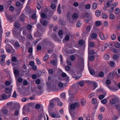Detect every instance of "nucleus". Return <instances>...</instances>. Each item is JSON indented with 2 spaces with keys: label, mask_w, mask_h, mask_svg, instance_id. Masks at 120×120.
Returning <instances> with one entry per match:
<instances>
[{
  "label": "nucleus",
  "mask_w": 120,
  "mask_h": 120,
  "mask_svg": "<svg viewBox=\"0 0 120 120\" xmlns=\"http://www.w3.org/2000/svg\"><path fill=\"white\" fill-rule=\"evenodd\" d=\"M76 88L75 86H73L71 88L69 91V94L71 96H73L76 93Z\"/></svg>",
  "instance_id": "nucleus-1"
},
{
  "label": "nucleus",
  "mask_w": 120,
  "mask_h": 120,
  "mask_svg": "<svg viewBox=\"0 0 120 120\" xmlns=\"http://www.w3.org/2000/svg\"><path fill=\"white\" fill-rule=\"evenodd\" d=\"M22 112L23 114H24V110L27 112H29L30 111V103H29L27 104L25 106H24Z\"/></svg>",
  "instance_id": "nucleus-2"
},
{
  "label": "nucleus",
  "mask_w": 120,
  "mask_h": 120,
  "mask_svg": "<svg viewBox=\"0 0 120 120\" xmlns=\"http://www.w3.org/2000/svg\"><path fill=\"white\" fill-rule=\"evenodd\" d=\"M79 106V104L77 102H75L74 103L70 105L69 106V110H73L75 109L77 107Z\"/></svg>",
  "instance_id": "nucleus-3"
},
{
  "label": "nucleus",
  "mask_w": 120,
  "mask_h": 120,
  "mask_svg": "<svg viewBox=\"0 0 120 120\" xmlns=\"http://www.w3.org/2000/svg\"><path fill=\"white\" fill-rule=\"evenodd\" d=\"M57 101V98H54L50 100L49 104V107H53L56 103V102Z\"/></svg>",
  "instance_id": "nucleus-4"
},
{
  "label": "nucleus",
  "mask_w": 120,
  "mask_h": 120,
  "mask_svg": "<svg viewBox=\"0 0 120 120\" xmlns=\"http://www.w3.org/2000/svg\"><path fill=\"white\" fill-rule=\"evenodd\" d=\"M69 111L72 117V119L74 120L75 119V116L77 114L76 112L71 110H69Z\"/></svg>",
  "instance_id": "nucleus-5"
},
{
  "label": "nucleus",
  "mask_w": 120,
  "mask_h": 120,
  "mask_svg": "<svg viewBox=\"0 0 120 120\" xmlns=\"http://www.w3.org/2000/svg\"><path fill=\"white\" fill-rule=\"evenodd\" d=\"M5 93L7 95H9V96H11V94L12 91V88L11 89L8 87H7L5 88Z\"/></svg>",
  "instance_id": "nucleus-6"
},
{
  "label": "nucleus",
  "mask_w": 120,
  "mask_h": 120,
  "mask_svg": "<svg viewBox=\"0 0 120 120\" xmlns=\"http://www.w3.org/2000/svg\"><path fill=\"white\" fill-rule=\"evenodd\" d=\"M6 18L7 20L10 21L11 22H13L15 20L14 19H13V16L12 15H7Z\"/></svg>",
  "instance_id": "nucleus-7"
},
{
  "label": "nucleus",
  "mask_w": 120,
  "mask_h": 120,
  "mask_svg": "<svg viewBox=\"0 0 120 120\" xmlns=\"http://www.w3.org/2000/svg\"><path fill=\"white\" fill-rule=\"evenodd\" d=\"M20 109V106L18 105L17 107L15 108V111L14 113V115L16 116H17L19 115V112Z\"/></svg>",
  "instance_id": "nucleus-8"
},
{
  "label": "nucleus",
  "mask_w": 120,
  "mask_h": 120,
  "mask_svg": "<svg viewBox=\"0 0 120 120\" xmlns=\"http://www.w3.org/2000/svg\"><path fill=\"white\" fill-rule=\"evenodd\" d=\"M16 5L19 8V10H21L22 7V4L19 2H17L16 3Z\"/></svg>",
  "instance_id": "nucleus-9"
},
{
  "label": "nucleus",
  "mask_w": 120,
  "mask_h": 120,
  "mask_svg": "<svg viewBox=\"0 0 120 120\" xmlns=\"http://www.w3.org/2000/svg\"><path fill=\"white\" fill-rule=\"evenodd\" d=\"M40 21L41 24L44 26H46L47 24V21L44 20L43 19H41Z\"/></svg>",
  "instance_id": "nucleus-10"
},
{
  "label": "nucleus",
  "mask_w": 120,
  "mask_h": 120,
  "mask_svg": "<svg viewBox=\"0 0 120 120\" xmlns=\"http://www.w3.org/2000/svg\"><path fill=\"white\" fill-rule=\"evenodd\" d=\"M91 17L90 16L89 14L88 13L86 12L85 13L82 14L81 16V18L82 19H84L86 17L88 18Z\"/></svg>",
  "instance_id": "nucleus-11"
},
{
  "label": "nucleus",
  "mask_w": 120,
  "mask_h": 120,
  "mask_svg": "<svg viewBox=\"0 0 120 120\" xmlns=\"http://www.w3.org/2000/svg\"><path fill=\"white\" fill-rule=\"evenodd\" d=\"M70 73L72 75L73 77L75 78V80H77L79 77L77 78L76 77V74L74 70H72L70 71Z\"/></svg>",
  "instance_id": "nucleus-12"
},
{
  "label": "nucleus",
  "mask_w": 120,
  "mask_h": 120,
  "mask_svg": "<svg viewBox=\"0 0 120 120\" xmlns=\"http://www.w3.org/2000/svg\"><path fill=\"white\" fill-rule=\"evenodd\" d=\"M26 17V16L24 14L22 13L20 16L19 19L21 21L23 22L25 20Z\"/></svg>",
  "instance_id": "nucleus-13"
},
{
  "label": "nucleus",
  "mask_w": 120,
  "mask_h": 120,
  "mask_svg": "<svg viewBox=\"0 0 120 120\" xmlns=\"http://www.w3.org/2000/svg\"><path fill=\"white\" fill-rule=\"evenodd\" d=\"M51 116L53 118H59L60 117L59 114H57L56 115L54 113H52L51 114Z\"/></svg>",
  "instance_id": "nucleus-14"
},
{
  "label": "nucleus",
  "mask_w": 120,
  "mask_h": 120,
  "mask_svg": "<svg viewBox=\"0 0 120 120\" xmlns=\"http://www.w3.org/2000/svg\"><path fill=\"white\" fill-rule=\"evenodd\" d=\"M10 96H9V95H6L5 94H3L2 95V97L3 99L5 100L9 98Z\"/></svg>",
  "instance_id": "nucleus-15"
},
{
  "label": "nucleus",
  "mask_w": 120,
  "mask_h": 120,
  "mask_svg": "<svg viewBox=\"0 0 120 120\" xmlns=\"http://www.w3.org/2000/svg\"><path fill=\"white\" fill-rule=\"evenodd\" d=\"M53 39L56 41H58L59 40L58 38L57 37L56 34H54L52 35Z\"/></svg>",
  "instance_id": "nucleus-16"
},
{
  "label": "nucleus",
  "mask_w": 120,
  "mask_h": 120,
  "mask_svg": "<svg viewBox=\"0 0 120 120\" xmlns=\"http://www.w3.org/2000/svg\"><path fill=\"white\" fill-rule=\"evenodd\" d=\"M99 36L100 38L102 40L106 39V38H105L104 34L101 33L99 34Z\"/></svg>",
  "instance_id": "nucleus-17"
},
{
  "label": "nucleus",
  "mask_w": 120,
  "mask_h": 120,
  "mask_svg": "<svg viewBox=\"0 0 120 120\" xmlns=\"http://www.w3.org/2000/svg\"><path fill=\"white\" fill-rule=\"evenodd\" d=\"M85 99L84 98H82L81 100V105L82 106H84L85 105L86 102Z\"/></svg>",
  "instance_id": "nucleus-18"
},
{
  "label": "nucleus",
  "mask_w": 120,
  "mask_h": 120,
  "mask_svg": "<svg viewBox=\"0 0 120 120\" xmlns=\"http://www.w3.org/2000/svg\"><path fill=\"white\" fill-rule=\"evenodd\" d=\"M89 82L90 83L93 85V86L94 87V88L93 89L94 90L95 89V88L97 87V84L96 83L92 81L91 82L89 81Z\"/></svg>",
  "instance_id": "nucleus-19"
},
{
  "label": "nucleus",
  "mask_w": 120,
  "mask_h": 120,
  "mask_svg": "<svg viewBox=\"0 0 120 120\" xmlns=\"http://www.w3.org/2000/svg\"><path fill=\"white\" fill-rule=\"evenodd\" d=\"M13 69L15 76L16 75H18L19 73V71L17 69L14 70V68H13Z\"/></svg>",
  "instance_id": "nucleus-20"
},
{
  "label": "nucleus",
  "mask_w": 120,
  "mask_h": 120,
  "mask_svg": "<svg viewBox=\"0 0 120 120\" xmlns=\"http://www.w3.org/2000/svg\"><path fill=\"white\" fill-rule=\"evenodd\" d=\"M57 100L56 102H57V105L59 106H62L63 105V103L60 101V100H59L58 98H57Z\"/></svg>",
  "instance_id": "nucleus-21"
},
{
  "label": "nucleus",
  "mask_w": 120,
  "mask_h": 120,
  "mask_svg": "<svg viewBox=\"0 0 120 120\" xmlns=\"http://www.w3.org/2000/svg\"><path fill=\"white\" fill-rule=\"evenodd\" d=\"M116 102V100L115 98H112L110 101L109 102L112 105L114 104Z\"/></svg>",
  "instance_id": "nucleus-22"
},
{
  "label": "nucleus",
  "mask_w": 120,
  "mask_h": 120,
  "mask_svg": "<svg viewBox=\"0 0 120 120\" xmlns=\"http://www.w3.org/2000/svg\"><path fill=\"white\" fill-rule=\"evenodd\" d=\"M97 34L96 33H93L92 34L91 37L93 39H96L97 37Z\"/></svg>",
  "instance_id": "nucleus-23"
},
{
  "label": "nucleus",
  "mask_w": 120,
  "mask_h": 120,
  "mask_svg": "<svg viewBox=\"0 0 120 120\" xmlns=\"http://www.w3.org/2000/svg\"><path fill=\"white\" fill-rule=\"evenodd\" d=\"M92 103L94 104H97V100L95 98L92 99Z\"/></svg>",
  "instance_id": "nucleus-24"
},
{
  "label": "nucleus",
  "mask_w": 120,
  "mask_h": 120,
  "mask_svg": "<svg viewBox=\"0 0 120 120\" xmlns=\"http://www.w3.org/2000/svg\"><path fill=\"white\" fill-rule=\"evenodd\" d=\"M78 17V14L77 13H74L72 15V18L75 19H77Z\"/></svg>",
  "instance_id": "nucleus-25"
},
{
  "label": "nucleus",
  "mask_w": 120,
  "mask_h": 120,
  "mask_svg": "<svg viewBox=\"0 0 120 120\" xmlns=\"http://www.w3.org/2000/svg\"><path fill=\"white\" fill-rule=\"evenodd\" d=\"M1 111L4 114H7L8 112V110L6 109H3Z\"/></svg>",
  "instance_id": "nucleus-26"
},
{
  "label": "nucleus",
  "mask_w": 120,
  "mask_h": 120,
  "mask_svg": "<svg viewBox=\"0 0 120 120\" xmlns=\"http://www.w3.org/2000/svg\"><path fill=\"white\" fill-rule=\"evenodd\" d=\"M95 15L96 16L99 17L100 15L101 12L99 10H97L95 12Z\"/></svg>",
  "instance_id": "nucleus-27"
},
{
  "label": "nucleus",
  "mask_w": 120,
  "mask_h": 120,
  "mask_svg": "<svg viewBox=\"0 0 120 120\" xmlns=\"http://www.w3.org/2000/svg\"><path fill=\"white\" fill-rule=\"evenodd\" d=\"M41 17V18H42L44 19L46 18L47 16L46 14L43 13L40 14Z\"/></svg>",
  "instance_id": "nucleus-28"
},
{
  "label": "nucleus",
  "mask_w": 120,
  "mask_h": 120,
  "mask_svg": "<svg viewBox=\"0 0 120 120\" xmlns=\"http://www.w3.org/2000/svg\"><path fill=\"white\" fill-rule=\"evenodd\" d=\"M13 104V103L12 102L10 101L7 103L6 106L9 107H10L12 106Z\"/></svg>",
  "instance_id": "nucleus-29"
},
{
  "label": "nucleus",
  "mask_w": 120,
  "mask_h": 120,
  "mask_svg": "<svg viewBox=\"0 0 120 120\" xmlns=\"http://www.w3.org/2000/svg\"><path fill=\"white\" fill-rule=\"evenodd\" d=\"M120 12V10L118 8H116L115 11V13L117 15Z\"/></svg>",
  "instance_id": "nucleus-30"
},
{
  "label": "nucleus",
  "mask_w": 120,
  "mask_h": 120,
  "mask_svg": "<svg viewBox=\"0 0 120 120\" xmlns=\"http://www.w3.org/2000/svg\"><path fill=\"white\" fill-rule=\"evenodd\" d=\"M97 6V4L95 2L92 5V7L94 9H96Z\"/></svg>",
  "instance_id": "nucleus-31"
},
{
  "label": "nucleus",
  "mask_w": 120,
  "mask_h": 120,
  "mask_svg": "<svg viewBox=\"0 0 120 120\" xmlns=\"http://www.w3.org/2000/svg\"><path fill=\"white\" fill-rule=\"evenodd\" d=\"M49 56L48 54H46L43 58V60L44 61H46L48 59Z\"/></svg>",
  "instance_id": "nucleus-32"
},
{
  "label": "nucleus",
  "mask_w": 120,
  "mask_h": 120,
  "mask_svg": "<svg viewBox=\"0 0 120 120\" xmlns=\"http://www.w3.org/2000/svg\"><path fill=\"white\" fill-rule=\"evenodd\" d=\"M115 18V17L114 15L112 14H110L109 16V19L111 20L114 19Z\"/></svg>",
  "instance_id": "nucleus-33"
},
{
  "label": "nucleus",
  "mask_w": 120,
  "mask_h": 120,
  "mask_svg": "<svg viewBox=\"0 0 120 120\" xmlns=\"http://www.w3.org/2000/svg\"><path fill=\"white\" fill-rule=\"evenodd\" d=\"M117 4V2H115L114 3L112 4L111 5V8H115Z\"/></svg>",
  "instance_id": "nucleus-34"
},
{
  "label": "nucleus",
  "mask_w": 120,
  "mask_h": 120,
  "mask_svg": "<svg viewBox=\"0 0 120 120\" xmlns=\"http://www.w3.org/2000/svg\"><path fill=\"white\" fill-rule=\"evenodd\" d=\"M98 76L99 77H103L104 76V73L103 72H100Z\"/></svg>",
  "instance_id": "nucleus-35"
},
{
  "label": "nucleus",
  "mask_w": 120,
  "mask_h": 120,
  "mask_svg": "<svg viewBox=\"0 0 120 120\" xmlns=\"http://www.w3.org/2000/svg\"><path fill=\"white\" fill-rule=\"evenodd\" d=\"M6 56V55L5 54H1L0 56V57H1L0 59L1 60L3 59V60H5V58Z\"/></svg>",
  "instance_id": "nucleus-36"
},
{
  "label": "nucleus",
  "mask_w": 120,
  "mask_h": 120,
  "mask_svg": "<svg viewBox=\"0 0 120 120\" xmlns=\"http://www.w3.org/2000/svg\"><path fill=\"white\" fill-rule=\"evenodd\" d=\"M107 98L104 99L103 100H102L101 102L103 104H105L107 103Z\"/></svg>",
  "instance_id": "nucleus-37"
},
{
  "label": "nucleus",
  "mask_w": 120,
  "mask_h": 120,
  "mask_svg": "<svg viewBox=\"0 0 120 120\" xmlns=\"http://www.w3.org/2000/svg\"><path fill=\"white\" fill-rule=\"evenodd\" d=\"M108 17V16L105 13L103 14L102 15V18L103 19H106Z\"/></svg>",
  "instance_id": "nucleus-38"
},
{
  "label": "nucleus",
  "mask_w": 120,
  "mask_h": 120,
  "mask_svg": "<svg viewBox=\"0 0 120 120\" xmlns=\"http://www.w3.org/2000/svg\"><path fill=\"white\" fill-rule=\"evenodd\" d=\"M104 58L105 60H107L109 59V56L107 55H105Z\"/></svg>",
  "instance_id": "nucleus-39"
},
{
  "label": "nucleus",
  "mask_w": 120,
  "mask_h": 120,
  "mask_svg": "<svg viewBox=\"0 0 120 120\" xmlns=\"http://www.w3.org/2000/svg\"><path fill=\"white\" fill-rule=\"evenodd\" d=\"M115 62L113 61H111L110 62L109 64L111 67H113L115 66Z\"/></svg>",
  "instance_id": "nucleus-40"
},
{
  "label": "nucleus",
  "mask_w": 120,
  "mask_h": 120,
  "mask_svg": "<svg viewBox=\"0 0 120 120\" xmlns=\"http://www.w3.org/2000/svg\"><path fill=\"white\" fill-rule=\"evenodd\" d=\"M116 38V36L114 34H112L111 36V38L112 40H114Z\"/></svg>",
  "instance_id": "nucleus-41"
},
{
  "label": "nucleus",
  "mask_w": 120,
  "mask_h": 120,
  "mask_svg": "<svg viewBox=\"0 0 120 120\" xmlns=\"http://www.w3.org/2000/svg\"><path fill=\"white\" fill-rule=\"evenodd\" d=\"M95 25L96 26H100L101 25V22L99 21H98L95 22Z\"/></svg>",
  "instance_id": "nucleus-42"
},
{
  "label": "nucleus",
  "mask_w": 120,
  "mask_h": 120,
  "mask_svg": "<svg viewBox=\"0 0 120 120\" xmlns=\"http://www.w3.org/2000/svg\"><path fill=\"white\" fill-rule=\"evenodd\" d=\"M56 5L54 4H51V8L52 9H54L56 8Z\"/></svg>",
  "instance_id": "nucleus-43"
},
{
  "label": "nucleus",
  "mask_w": 120,
  "mask_h": 120,
  "mask_svg": "<svg viewBox=\"0 0 120 120\" xmlns=\"http://www.w3.org/2000/svg\"><path fill=\"white\" fill-rule=\"evenodd\" d=\"M60 97L63 99H64L65 98V95L64 93H63L60 95Z\"/></svg>",
  "instance_id": "nucleus-44"
},
{
  "label": "nucleus",
  "mask_w": 120,
  "mask_h": 120,
  "mask_svg": "<svg viewBox=\"0 0 120 120\" xmlns=\"http://www.w3.org/2000/svg\"><path fill=\"white\" fill-rule=\"evenodd\" d=\"M11 60L13 62H15L17 60V59L15 57L13 56Z\"/></svg>",
  "instance_id": "nucleus-45"
},
{
  "label": "nucleus",
  "mask_w": 120,
  "mask_h": 120,
  "mask_svg": "<svg viewBox=\"0 0 120 120\" xmlns=\"http://www.w3.org/2000/svg\"><path fill=\"white\" fill-rule=\"evenodd\" d=\"M81 25V22L80 21H79L77 22L76 24V26L77 27H80Z\"/></svg>",
  "instance_id": "nucleus-46"
},
{
  "label": "nucleus",
  "mask_w": 120,
  "mask_h": 120,
  "mask_svg": "<svg viewBox=\"0 0 120 120\" xmlns=\"http://www.w3.org/2000/svg\"><path fill=\"white\" fill-rule=\"evenodd\" d=\"M32 69L34 71H36L37 69V67L36 65H34L31 66Z\"/></svg>",
  "instance_id": "nucleus-47"
},
{
  "label": "nucleus",
  "mask_w": 120,
  "mask_h": 120,
  "mask_svg": "<svg viewBox=\"0 0 120 120\" xmlns=\"http://www.w3.org/2000/svg\"><path fill=\"white\" fill-rule=\"evenodd\" d=\"M90 5L89 4H88L86 5L85 6V8L86 9H88L90 8Z\"/></svg>",
  "instance_id": "nucleus-48"
},
{
  "label": "nucleus",
  "mask_w": 120,
  "mask_h": 120,
  "mask_svg": "<svg viewBox=\"0 0 120 120\" xmlns=\"http://www.w3.org/2000/svg\"><path fill=\"white\" fill-rule=\"evenodd\" d=\"M14 7L12 6H11L9 8V10L10 11H12L14 10Z\"/></svg>",
  "instance_id": "nucleus-49"
},
{
  "label": "nucleus",
  "mask_w": 120,
  "mask_h": 120,
  "mask_svg": "<svg viewBox=\"0 0 120 120\" xmlns=\"http://www.w3.org/2000/svg\"><path fill=\"white\" fill-rule=\"evenodd\" d=\"M118 58V56L116 54L114 55L113 56V58L114 60H117Z\"/></svg>",
  "instance_id": "nucleus-50"
},
{
  "label": "nucleus",
  "mask_w": 120,
  "mask_h": 120,
  "mask_svg": "<svg viewBox=\"0 0 120 120\" xmlns=\"http://www.w3.org/2000/svg\"><path fill=\"white\" fill-rule=\"evenodd\" d=\"M94 58V56L92 55L90 56L89 59L91 61H93Z\"/></svg>",
  "instance_id": "nucleus-51"
},
{
  "label": "nucleus",
  "mask_w": 120,
  "mask_h": 120,
  "mask_svg": "<svg viewBox=\"0 0 120 120\" xmlns=\"http://www.w3.org/2000/svg\"><path fill=\"white\" fill-rule=\"evenodd\" d=\"M36 16L35 13L33 14L31 16V18L33 19H35L36 18Z\"/></svg>",
  "instance_id": "nucleus-52"
},
{
  "label": "nucleus",
  "mask_w": 120,
  "mask_h": 120,
  "mask_svg": "<svg viewBox=\"0 0 120 120\" xmlns=\"http://www.w3.org/2000/svg\"><path fill=\"white\" fill-rule=\"evenodd\" d=\"M70 59L71 60H74L75 59V56L74 55H71L70 57Z\"/></svg>",
  "instance_id": "nucleus-53"
},
{
  "label": "nucleus",
  "mask_w": 120,
  "mask_h": 120,
  "mask_svg": "<svg viewBox=\"0 0 120 120\" xmlns=\"http://www.w3.org/2000/svg\"><path fill=\"white\" fill-rule=\"evenodd\" d=\"M15 26L17 28H18L20 26V24L19 22H17L15 23Z\"/></svg>",
  "instance_id": "nucleus-54"
},
{
  "label": "nucleus",
  "mask_w": 120,
  "mask_h": 120,
  "mask_svg": "<svg viewBox=\"0 0 120 120\" xmlns=\"http://www.w3.org/2000/svg\"><path fill=\"white\" fill-rule=\"evenodd\" d=\"M84 43V41L82 40H80L79 41V44L80 45H82Z\"/></svg>",
  "instance_id": "nucleus-55"
},
{
  "label": "nucleus",
  "mask_w": 120,
  "mask_h": 120,
  "mask_svg": "<svg viewBox=\"0 0 120 120\" xmlns=\"http://www.w3.org/2000/svg\"><path fill=\"white\" fill-rule=\"evenodd\" d=\"M69 36L68 35H66L64 38V39L65 40L67 41H68L69 40Z\"/></svg>",
  "instance_id": "nucleus-56"
},
{
  "label": "nucleus",
  "mask_w": 120,
  "mask_h": 120,
  "mask_svg": "<svg viewBox=\"0 0 120 120\" xmlns=\"http://www.w3.org/2000/svg\"><path fill=\"white\" fill-rule=\"evenodd\" d=\"M17 94L15 91H14L13 94L12 96L13 98H16L17 97Z\"/></svg>",
  "instance_id": "nucleus-57"
},
{
  "label": "nucleus",
  "mask_w": 120,
  "mask_h": 120,
  "mask_svg": "<svg viewBox=\"0 0 120 120\" xmlns=\"http://www.w3.org/2000/svg\"><path fill=\"white\" fill-rule=\"evenodd\" d=\"M87 18L88 19H85L84 22H88L91 19V17L88 18Z\"/></svg>",
  "instance_id": "nucleus-58"
},
{
  "label": "nucleus",
  "mask_w": 120,
  "mask_h": 120,
  "mask_svg": "<svg viewBox=\"0 0 120 120\" xmlns=\"http://www.w3.org/2000/svg\"><path fill=\"white\" fill-rule=\"evenodd\" d=\"M40 107V106L39 104H36L35 106V108L37 109H39Z\"/></svg>",
  "instance_id": "nucleus-59"
},
{
  "label": "nucleus",
  "mask_w": 120,
  "mask_h": 120,
  "mask_svg": "<svg viewBox=\"0 0 120 120\" xmlns=\"http://www.w3.org/2000/svg\"><path fill=\"white\" fill-rule=\"evenodd\" d=\"M40 82L41 81L39 79H36L35 81L36 83L38 84H39L40 83Z\"/></svg>",
  "instance_id": "nucleus-60"
},
{
  "label": "nucleus",
  "mask_w": 120,
  "mask_h": 120,
  "mask_svg": "<svg viewBox=\"0 0 120 120\" xmlns=\"http://www.w3.org/2000/svg\"><path fill=\"white\" fill-rule=\"evenodd\" d=\"M79 4L77 2H74L73 4V5L75 7H77L79 5Z\"/></svg>",
  "instance_id": "nucleus-61"
},
{
  "label": "nucleus",
  "mask_w": 120,
  "mask_h": 120,
  "mask_svg": "<svg viewBox=\"0 0 120 120\" xmlns=\"http://www.w3.org/2000/svg\"><path fill=\"white\" fill-rule=\"evenodd\" d=\"M48 72L49 74L51 75L53 73V71L52 69H50L49 70Z\"/></svg>",
  "instance_id": "nucleus-62"
},
{
  "label": "nucleus",
  "mask_w": 120,
  "mask_h": 120,
  "mask_svg": "<svg viewBox=\"0 0 120 120\" xmlns=\"http://www.w3.org/2000/svg\"><path fill=\"white\" fill-rule=\"evenodd\" d=\"M105 97V96L103 95H101L99 97V98L100 100H101L104 98Z\"/></svg>",
  "instance_id": "nucleus-63"
},
{
  "label": "nucleus",
  "mask_w": 120,
  "mask_h": 120,
  "mask_svg": "<svg viewBox=\"0 0 120 120\" xmlns=\"http://www.w3.org/2000/svg\"><path fill=\"white\" fill-rule=\"evenodd\" d=\"M70 69V67L69 66H67L65 67V70L66 71H69Z\"/></svg>",
  "instance_id": "nucleus-64"
}]
</instances>
